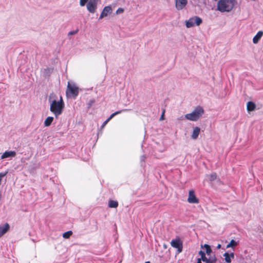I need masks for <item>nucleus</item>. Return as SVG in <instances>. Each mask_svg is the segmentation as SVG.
<instances>
[{
  "label": "nucleus",
  "mask_w": 263,
  "mask_h": 263,
  "mask_svg": "<svg viewBox=\"0 0 263 263\" xmlns=\"http://www.w3.org/2000/svg\"><path fill=\"white\" fill-rule=\"evenodd\" d=\"M196 263H201V259H198L197 262Z\"/></svg>",
  "instance_id": "35"
},
{
  "label": "nucleus",
  "mask_w": 263,
  "mask_h": 263,
  "mask_svg": "<svg viewBox=\"0 0 263 263\" xmlns=\"http://www.w3.org/2000/svg\"><path fill=\"white\" fill-rule=\"evenodd\" d=\"M255 108L256 105L254 102L252 101H249L247 103V109L248 111H253L255 109Z\"/></svg>",
  "instance_id": "17"
},
{
  "label": "nucleus",
  "mask_w": 263,
  "mask_h": 263,
  "mask_svg": "<svg viewBox=\"0 0 263 263\" xmlns=\"http://www.w3.org/2000/svg\"><path fill=\"white\" fill-rule=\"evenodd\" d=\"M78 32V30L71 31L68 32V35H74V34H76Z\"/></svg>",
  "instance_id": "29"
},
{
  "label": "nucleus",
  "mask_w": 263,
  "mask_h": 263,
  "mask_svg": "<svg viewBox=\"0 0 263 263\" xmlns=\"http://www.w3.org/2000/svg\"><path fill=\"white\" fill-rule=\"evenodd\" d=\"M72 232L71 231H67L63 234V237L64 238H68L72 235Z\"/></svg>",
  "instance_id": "24"
},
{
  "label": "nucleus",
  "mask_w": 263,
  "mask_h": 263,
  "mask_svg": "<svg viewBox=\"0 0 263 263\" xmlns=\"http://www.w3.org/2000/svg\"><path fill=\"white\" fill-rule=\"evenodd\" d=\"M237 3L236 0H219L217 10L221 12H230Z\"/></svg>",
  "instance_id": "2"
},
{
  "label": "nucleus",
  "mask_w": 263,
  "mask_h": 263,
  "mask_svg": "<svg viewBox=\"0 0 263 263\" xmlns=\"http://www.w3.org/2000/svg\"><path fill=\"white\" fill-rule=\"evenodd\" d=\"M79 94V88L74 84L68 83L66 95L76 98Z\"/></svg>",
  "instance_id": "4"
},
{
  "label": "nucleus",
  "mask_w": 263,
  "mask_h": 263,
  "mask_svg": "<svg viewBox=\"0 0 263 263\" xmlns=\"http://www.w3.org/2000/svg\"><path fill=\"white\" fill-rule=\"evenodd\" d=\"M208 177L209 180L211 182L215 180H217L218 183H219V184L221 183V181H220V179H217V176L215 173H212L210 175H208Z\"/></svg>",
  "instance_id": "14"
},
{
  "label": "nucleus",
  "mask_w": 263,
  "mask_h": 263,
  "mask_svg": "<svg viewBox=\"0 0 263 263\" xmlns=\"http://www.w3.org/2000/svg\"><path fill=\"white\" fill-rule=\"evenodd\" d=\"M98 0H89L86 5L88 11L94 13L97 8Z\"/></svg>",
  "instance_id": "7"
},
{
  "label": "nucleus",
  "mask_w": 263,
  "mask_h": 263,
  "mask_svg": "<svg viewBox=\"0 0 263 263\" xmlns=\"http://www.w3.org/2000/svg\"><path fill=\"white\" fill-rule=\"evenodd\" d=\"M54 96L53 93L50 94L49 97L48 101L50 103V110L55 116L56 118L62 114L64 108V103L62 97H60L59 101L55 100H51L52 97Z\"/></svg>",
  "instance_id": "1"
},
{
  "label": "nucleus",
  "mask_w": 263,
  "mask_h": 263,
  "mask_svg": "<svg viewBox=\"0 0 263 263\" xmlns=\"http://www.w3.org/2000/svg\"><path fill=\"white\" fill-rule=\"evenodd\" d=\"M124 11V9L122 8H119L117 11H116V13L117 14H120V13H123Z\"/></svg>",
  "instance_id": "28"
},
{
  "label": "nucleus",
  "mask_w": 263,
  "mask_h": 263,
  "mask_svg": "<svg viewBox=\"0 0 263 263\" xmlns=\"http://www.w3.org/2000/svg\"><path fill=\"white\" fill-rule=\"evenodd\" d=\"M7 172H6V173H0V178H3V177H4L6 174H7Z\"/></svg>",
  "instance_id": "31"
},
{
  "label": "nucleus",
  "mask_w": 263,
  "mask_h": 263,
  "mask_svg": "<svg viewBox=\"0 0 263 263\" xmlns=\"http://www.w3.org/2000/svg\"><path fill=\"white\" fill-rule=\"evenodd\" d=\"M221 245L220 244H218L217 245V249H220V248H221Z\"/></svg>",
  "instance_id": "34"
},
{
  "label": "nucleus",
  "mask_w": 263,
  "mask_h": 263,
  "mask_svg": "<svg viewBox=\"0 0 263 263\" xmlns=\"http://www.w3.org/2000/svg\"><path fill=\"white\" fill-rule=\"evenodd\" d=\"M53 120V117H47L44 121V125L45 126L48 127L49 126Z\"/></svg>",
  "instance_id": "19"
},
{
  "label": "nucleus",
  "mask_w": 263,
  "mask_h": 263,
  "mask_svg": "<svg viewBox=\"0 0 263 263\" xmlns=\"http://www.w3.org/2000/svg\"><path fill=\"white\" fill-rule=\"evenodd\" d=\"M237 245V242L234 239H232L230 242L227 246V248L234 247Z\"/></svg>",
  "instance_id": "22"
},
{
  "label": "nucleus",
  "mask_w": 263,
  "mask_h": 263,
  "mask_svg": "<svg viewBox=\"0 0 263 263\" xmlns=\"http://www.w3.org/2000/svg\"><path fill=\"white\" fill-rule=\"evenodd\" d=\"M217 261L216 257L214 256L213 257H211L210 258H208L206 261H205V263H216Z\"/></svg>",
  "instance_id": "23"
},
{
  "label": "nucleus",
  "mask_w": 263,
  "mask_h": 263,
  "mask_svg": "<svg viewBox=\"0 0 263 263\" xmlns=\"http://www.w3.org/2000/svg\"><path fill=\"white\" fill-rule=\"evenodd\" d=\"M202 19L197 16L190 18L187 21H186L185 25L187 28H191L193 27L194 24L197 26L200 25L202 23Z\"/></svg>",
  "instance_id": "5"
},
{
  "label": "nucleus",
  "mask_w": 263,
  "mask_h": 263,
  "mask_svg": "<svg viewBox=\"0 0 263 263\" xmlns=\"http://www.w3.org/2000/svg\"><path fill=\"white\" fill-rule=\"evenodd\" d=\"M175 1L176 8L178 10L183 9L187 3V0H175Z\"/></svg>",
  "instance_id": "9"
},
{
  "label": "nucleus",
  "mask_w": 263,
  "mask_h": 263,
  "mask_svg": "<svg viewBox=\"0 0 263 263\" xmlns=\"http://www.w3.org/2000/svg\"><path fill=\"white\" fill-rule=\"evenodd\" d=\"M10 226L8 223L0 226V237L4 235L9 229Z\"/></svg>",
  "instance_id": "11"
},
{
  "label": "nucleus",
  "mask_w": 263,
  "mask_h": 263,
  "mask_svg": "<svg viewBox=\"0 0 263 263\" xmlns=\"http://www.w3.org/2000/svg\"><path fill=\"white\" fill-rule=\"evenodd\" d=\"M187 201L189 203H197L198 202V199L196 198L194 191H190Z\"/></svg>",
  "instance_id": "10"
},
{
  "label": "nucleus",
  "mask_w": 263,
  "mask_h": 263,
  "mask_svg": "<svg viewBox=\"0 0 263 263\" xmlns=\"http://www.w3.org/2000/svg\"><path fill=\"white\" fill-rule=\"evenodd\" d=\"M112 11V10L111 6H105L103 8L102 12L101 13V14L99 17V20L102 19L103 17L107 16L108 15V14L111 13Z\"/></svg>",
  "instance_id": "8"
},
{
  "label": "nucleus",
  "mask_w": 263,
  "mask_h": 263,
  "mask_svg": "<svg viewBox=\"0 0 263 263\" xmlns=\"http://www.w3.org/2000/svg\"><path fill=\"white\" fill-rule=\"evenodd\" d=\"M200 128L198 127H195L193 128V131L192 133V135L191 136L192 138L193 139H196L200 133Z\"/></svg>",
  "instance_id": "15"
},
{
  "label": "nucleus",
  "mask_w": 263,
  "mask_h": 263,
  "mask_svg": "<svg viewBox=\"0 0 263 263\" xmlns=\"http://www.w3.org/2000/svg\"><path fill=\"white\" fill-rule=\"evenodd\" d=\"M118 206V202L115 200H110L108 202V206L111 208H116Z\"/></svg>",
  "instance_id": "20"
},
{
  "label": "nucleus",
  "mask_w": 263,
  "mask_h": 263,
  "mask_svg": "<svg viewBox=\"0 0 263 263\" xmlns=\"http://www.w3.org/2000/svg\"><path fill=\"white\" fill-rule=\"evenodd\" d=\"M204 247L205 249L206 253L208 254H210L212 252V250L211 249V247L209 245L207 244H205L204 245Z\"/></svg>",
  "instance_id": "25"
},
{
  "label": "nucleus",
  "mask_w": 263,
  "mask_h": 263,
  "mask_svg": "<svg viewBox=\"0 0 263 263\" xmlns=\"http://www.w3.org/2000/svg\"><path fill=\"white\" fill-rule=\"evenodd\" d=\"M88 2V0H80V5L81 6H84Z\"/></svg>",
  "instance_id": "27"
},
{
  "label": "nucleus",
  "mask_w": 263,
  "mask_h": 263,
  "mask_svg": "<svg viewBox=\"0 0 263 263\" xmlns=\"http://www.w3.org/2000/svg\"><path fill=\"white\" fill-rule=\"evenodd\" d=\"M130 110V109H122V110H120L117 111L112 113V114H111L110 115V116L107 118V119H108V120L110 121L116 115H118L119 114H121V112H123L124 111H128V110Z\"/></svg>",
  "instance_id": "18"
},
{
  "label": "nucleus",
  "mask_w": 263,
  "mask_h": 263,
  "mask_svg": "<svg viewBox=\"0 0 263 263\" xmlns=\"http://www.w3.org/2000/svg\"><path fill=\"white\" fill-rule=\"evenodd\" d=\"M52 71V69L50 68H47L44 69V73L45 75H49Z\"/></svg>",
  "instance_id": "26"
},
{
  "label": "nucleus",
  "mask_w": 263,
  "mask_h": 263,
  "mask_svg": "<svg viewBox=\"0 0 263 263\" xmlns=\"http://www.w3.org/2000/svg\"><path fill=\"white\" fill-rule=\"evenodd\" d=\"M144 158H145L144 156H142L141 158V160H144Z\"/></svg>",
  "instance_id": "36"
},
{
  "label": "nucleus",
  "mask_w": 263,
  "mask_h": 263,
  "mask_svg": "<svg viewBox=\"0 0 263 263\" xmlns=\"http://www.w3.org/2000/svg\"><path fill=\"white\" fill-rule=\"evenodd\" d=\"M171 245L173 248L177 249V251L179 253L182 251L183 245L180 238H178L172 239L171 242Z\"/></svg>",
  "instance_id": "6"
},
{
  "label": "nucleus",
  "mask_w": 263,
  "mask_h": 263,
  "mask_svg": "<svg viewBox=\"0 0 263 263\" xmlns=\"http://www.w3.org/2000/svg\"><path fill=\"white\" fill-rule=\"evenodd\" d=\"M223 256L225 257L226 261L228 263H230L231 262V258H233L234 257V253H231L229 254L228 253L226 252L224 253Z\"/></svg>",
  "instance_id": "16"
},
{
  "label": "nucleus",
  "mask_w": 263,
  "mask_h": 263,
  "mask_svg": "<svg viewBox=\"0 0 263 263\" xmlns=\"http://www.w3.org/2000/svg\"><path fill=\"white\" fill-rule=\"evenodd\" d=\"M16 155L14 151H6L2 156L1 159H5L8 157H14Z\"/></svg>",
  "instance_id": "12"
},
{
  "label": "nucleus",
  "mask_w": 263,
  "mask_h": 263,
  "mask_svg": "<svg viewBox=\"0 0 263 263\" xmlns=\"http://www.w3.org/2000/svg\"><path fill=\"white\" fill-rule=\"evenodd\" d=\"M204 113V109L200 106H197L194 110L190 114L185 115V118L188 120L196 121Z\"/></svg>",
  "instance_id": "3"
},
{
  "label": "nucleus",
  "mask_w": 263,
  "mask_h": 263,
  "mask_svg": "<svg viewBox=\"0 0 263 263\" xmlns=\"http://www.w3.org/2000/svg\"><path fill=\"white\" fill-rule=\"evenodd\" d=\"M94 102L95 101L93 100H90L89 103V106H90L91 105V104L94 103Z\"/></svg>",
  "instance_id": "33"
},
{
  "label": "nucleus",
  "mask_w": 263,
  "mask_h": 263,
  "mask_svg": "<svg viewBox=\"0 0 263 263\" xmlns=\"http://www.w3.org/2000/svg\"><path fill=\"white\" fill-rule=\"evenodd\" d=\"M263 35V31H259L257 34L254 36L253 39V42L254 44H257L258 43L259 41L260 40L261 37Z\"/></svg>",
  "instance_id": "13"
},
{
  "label": "nucleus",
  "mask_w": 263,
  "mask_h": 263,
  "mask_svg": "<svg viewBox=\"0 0 263 263\" xmlns=\"http://www.w3.org/2000/svg\"><path fill=\"white\" fill-rule=\"evenodd\" d=\"M165 110H163L162 114L160 117V120H163L164 119V114Z\"/></svg>",
  "instance_id": "32"
},
{
  "label": "nucleus",
  "mask_w": 263,
  "mask_h": 263,
  "mask_svg": "<svg viewBox=\"0 0 263 263\" xmlns=\"http://www.w3.org/2000/svg\"><path fill=\"white\" fill-rule=\"evenodd\" d=\"M199 254L201 255V258H200V259H201V260H202L203 261H206L208 258L206 257L205 254L204 252L203 251L200 250L199 252Z\"/></svg>",
  "instance_id": "21"
},
{
  "label": "nucleus",
  "mask_w": 263,
  "mask_h": 263,
  "mask_svg": "<svg viewBox=\"0 0 263 263\" xmlns=\"http://www.w3.org/2000/svg\"><path fill=\"white\" fill-rule=\"evenodd\" d=\"M109 121V120H108V119H107L102 124V125H101V127L102 128H103L105 125Z\"/></svg>",
  "instance_id": "30"
},
{
  "label": "nucleus",
  "mask_w": 263,
  "mask_h": 263,
  "mask_svg": "<svg viewBox=\"0 0 263 263\" xmlns=\"http://www.w3.org/2000/svg\"><path fill=\"white\" fill-rule=\"evenodd\" d=\"M145 263H151L149 261H146Z\"/></svg>",
  "instance_id": "37"
}]
</instances>
